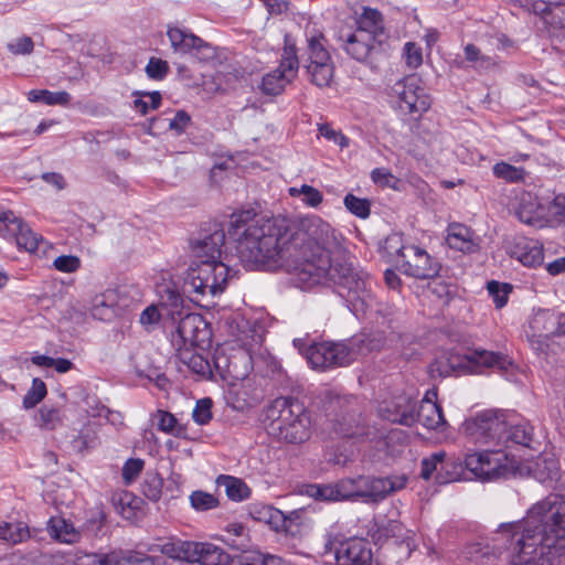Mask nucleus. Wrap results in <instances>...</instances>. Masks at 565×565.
<instances>
[{
	"instance_id": "6e6552de",
	"label": "nucleus",
	"mask_w": 565,
	"mask_h": 565,
	"mask_svg": "<svg viewBox=\"0 0 565 565\" xmlns=\"http://www.w3.org/2000/svg\"><path fill=\"white\" fill-rule=\"evenodd\" d=\"M390 96L402 113L414 119L420 118L430 107V97L416 76L397 81L391 87Z\"/></svg>"
},
{
	"instance_id": "72a5a7b5",
	"label": "nucleus",
	"mask_w": 565,
	"mask_h": 565,
	"mask_svg": "<svg viewBox=\"0 0 565 565\" xmlns=\"http://www.w3.org/2000/svg\"><path fill=\"white\" fill-rule=\"evenodd\" d=\"M465 467L466 466H463L458 458L448 457L446 455V459L441 463V468L435 476V480L439 484L459 481L465 472Z\"/></svg>"
},
{
	"instance_id": "7c9ffc66",
	"label": "nucleus",
	"mask_w": 565,
	"mask_h": 565,
	"mask_svg": "<svg viewBox=\"0 0 565 565\" xmlns=\"http://www.w3.org/2000/svg\"><path fill=\"white\" fill-rule=\"evenodd\" d=\"M182 303V297L177 290L170 287H166L160 291V302L158 306L160 307L161 311L164 312L167 318L171 319L172 321H175L177 318L183 315Z\"/></svg>"
},
{
	"instance_id": "6ab92c4d",
	"label": "nucleus",
	"mask_w": 565,
	"mask_h": 565,
	"mask_svg": "<svg viewBox=\"0 0 565 565\" xmlns=\"http://www.w3.org/2000/svg\"><path fill=\"white\" fill-rule=\"evenodd\" d=\"M337 565H372L373 554L367 541L350 539L335 550Z\"/></svg>"
},
{
	"instance_id": "79ce46f5",
	"label": "nucleus",
	"mask_w": 565,
	"mask_h": 565,
	"mask_svg": "<svg viewBox=\"0 0 565 565\" xmlns=\"http://www.w3.org/2000/svg\"><path fill=\"white\" fill-rule=\"evenodd\" d=\"M465 60L479 71H487L494 67L498 62L495 57L486 55L475 44H467L463 49Z\"/></svg>"
},
{
	"instance_id": "e433bc0d",
	"label": "nucleus",
	"mask_w": 565,
	"mask_h": 565,
	"mask_svg": "<svg viewBox=\"0 0 565 565\" xmlns=\"http://www.w3.org/2000/svg\"><path fill=\"white\" fill-rule=\"evenodd\" d=\"M196 562L202 565H227L230 556L221 547L212 543L200 542Z\"/></svg>"
},
{
	"instance_id": "dca6fc26",
	"label": "nucleus",
	"mask_w": 565,
	"mask_h": 565,
	"mask_svg": "<svg viewBox=\"0 0 565 565\" xmlns=\"http://www.w3.org/2000/svg\"><path fill=\"white\" fill-rule=\"evenodd\" d=\"M213 365L218 375L230 384L249 377L250 358L246 352L239 351L227 355L223 351H216Z\"/></svg>"
},
{
	"instance_id": "052dcab7",
	"label": "nucleus",
	"mask_w": 565,
	"mask_h": 565,
	"mask_svg": "<svg viewBox=\"0 0 565 565\" xmlns=\"http://www.w3.org/2000/svg\"><path fill=\"white\" fill-rule=\"evenodd\" d=\"M212 401L211 398H202L196 402V405L192 412L194 422L199 425L207 424L212 418Z\"/></svg>"
},
{
	"instance_id": "a18cd8bd",
	"label": "nucleus",
	"mask_w": 565,
	"mask_h": 565,
	"mask_svg": "<svg viewBox=\"0 0 565 565\" xmlns=\"http://www.w3.org/2000/svg\"><path fill=\"white\" fill-rule=\"evenodd\" d=\"M163 479L158 472H147L141 483V493L150 501L157 502L162 494Z\"/></svg>"
},
{
	"instance_id": "bf43d9fd",
	"label": "nucleus",
	"mask_w": 565,
	"mask_h": 565,
	"mask_svg": "<svg viewBox=\"0 0 565 565\" xmlns=\"http://www.w3.org/2000/svg\"><path fill=\"white\" fill-rule=\"evenodd\" d=\"M145 466V461L139 458L128 459L121 470V476L126 484L132 483L138 476L141 473Z\"/></svg>"
},
{
	"instance_id": "7ed1b4c3",
	"label": "nucleus",
	"mask_w": 565,
	"mask_h": 565,
	"mask_svg": "<svg viewBox=\"0 0 565 565\" xmlns=\"http://www.w3.org/2000/svg\"><path fill=\"white\" fill-rule=\"evenodd\" d=\"M268 434L279 441L302 444L310 438L312 419L310 412L297 398L280 396L264 409Z\"/></svg>"
},
{
	"instance_id": "f3484780",
	"label": "nucleus",
	"mask_w": 565,
	"mask_h": 565,
	"mask_svg": "<svg viewBox=\"0 0 565 565\" xmlns=\"http://www.w3.org/2000/svg\"><path fill=\"white\" fill-rule=\"evenodd\" d=\"M511 206L515 216L524 224L544 227L550 223L545 207L531 192L522 191L516 194Z\"/></svg>"
},
{
	"instance_id": "ea45409f",
	"label": "nucleus",
	"mask_w": 565,
	"mask_h": 565,
	"mask_svg": "<svg viewBox=\"0 0 565 565\" xmlns=\"http://www.w3.org/2000/svg\"><path fill=\"white\" fill-rule=\"evenodd\" d=\"M28 99L31 103H43L45 105L65 106L71 100V95L65 92H50L47 89H32L28 93Z\"/></svg>"
},
{
	"instance_id": "a211bd4d",
	"label": "nucleus",
	"mask_w": 565,
	"mask_h": 565,
	"mask_svg": "<svg viewBox=\"0 0 565 565\" xmlns=\"http://www.w3.org/2000/svg\"><path fill=\"white\" fill-rule=\"evenodd\" d=\"M168 38L175 52L194 54L200 60H209L214 56L213 47L193 33L179 28H170Z\"/></svg>"
},
{
	"instance_id": "0eeeda50",
	"label": "nucleus",
	"mask_w": 565,
	"mask_h": 565,
	"mask_svg": "<svg viewBox=\"0 0 565 565\" xmlns=\"http://www.w3.org/2000/svg\"><path fill=\"white\" fill-rule=\"evenodd\" d=\"M508 417L500 411H483L466 419L462 429L476 443L500 445L505 437Z\"/></svg>"
},
{
	"instance_id": "f8f14e48",
	"label": "nucleus",
	"mask_w": 565,
	"mask_h": 565,
	"mask_svg": "<svg viewBox=\"0 0 565 565\" xmlns=\"http://www.w3.org/2000/svg\"><path fill=\"white\" fill-rule=\"evenodd\" d=\"M175 331L172 332V344L178 351L189 347L203 348L210 341V331L200 315L184 313L178 318Z\"/></svg>"
},
{
	"instance_id": "0e129e2a",
	"label": "nucleus",
	"mask_w": 565,
	"mask_h": 565,
	"mask_svg": "<svg viewBox=\"0 0 565 565\" xmlns=\"http://www.w3.org/2000/svg\"><path fill=\"white\" fill-rule=\"evenodd\" d=\"M164 317L167 316L158 305H150L141 312L139 321L143 327L149 328L157 324Z\"/></svg>"
},
{
	"instance_id": "cd10ccee",
	"label": "nucleus",
	"mask_w": 565,
	"mask_h": 565,
	"mask_svg": "<svg viewBox=\"0 0 565 565\" xmlns=\"http://www.w3.org/2000/svg\"><path fill=\"white\" fill-rule=\"evenodd\" d=\"M326 38L319 32L308 36L306 51L307 58L305 64L333 63V60L326 47Z\"/></svg>"
},
{
	"instance_id": "a19ab883",
	"label": "nucleus",
	"mask_w": 565,
	"mask_h": 565,
	"mask_svg": "<svg viewBox=\"0 0 565 565\" xmlns=\"http://www.w3.org/2000/svg\"><path fill=\"white\" fill-rule=\"evenodd\" d=\"M30 537V531L23 522H1L0 540L10 544H18Z\"/></svg>"
},
{
	"instance_id": "6e6d98bb",
	"label": "nucleus",
	"mask_w": 565,
	"mask_h": 565,
	"mask_svg": "<svg viewBox=\"0 0 565 565\" xmlns=\"http://www.w3.org/2000/svg\"><path fill=\"white\" fill-rule=\"evenodd\" d=\"M191 505L199 511H206L217 507L218 500L211 493L194 491L190 495Z\"/></svg>"
},
{
	"instance_id": "2f4dec72",
	"label": "nucleus",
	"mask_w": 565,
	"mask_h": 565,
	"mask_svg": "<svg viewBox=\"0 0 565 565\" xmlns=\"http://www.w3.org/2000/svg\"><path fill=\"white\" fill-rule=\"evenodd\" d=\"M309 81L317 87H329L334 77V62L322 64H305Z\"/></svg>"
},
{
	"instance_id": "774afa93",
	"label": "nucleus",
	"mask_w": 565,
	"mask_h": 565,
	"mask_svg": "<svg viewBox=\"0 0 565 565\" xmlns=\"http://www.w3.org/2000/svg\"><path fill=\"white\" fill-rule=\"evenodd\" d=\"M55 269L62 273H74L81 267V259L73 255H61L54 259Z\"/></svg>"
},
{
	"instance_id": "c03bdc74",
	"label": "nucleus",
	"mask_w": 565,
	"mask_h": 565,
	"mask_svg": "<svg viewBox=\"0 0 565 565\" xmlns=\"http://www.w3.org/2000/svg\"><path fill=\"white\" fill-rule=\"evenodd\" d=\"M13 238L19 247L24 248L29 253L36 252L44 244L42 236L34 233L25 223Z\"/></svg>"
},
{
	"instance_id": "de8ad7c7",
	"label": "nucleus",
	"mask_w": 565,
	"mask_h": 565,
	"mask_svg": "<svg viewBox=\"0 0 565 565\" xmlns=\"http://www.w3.org/2000/svg\"><path fill=\"white\" fill-rule=\"evenodd\" d=\"M288 192L292 198H301L302 203L310 207H317L323 200L322 193L308 184H303L300 188H290Z\"/></svg>"
},
{
	"instance_id": "ddd939ff",
	"label": "nucleus",
	"mask_w": 565,
	"mask_h": 565,
	"mask_svg": "<svg viewBox=\"0 0 565 565\" xmlns=\"http://www.w3.org/2000/svg\"><path fill=\"white\" fill-rule=\"evenodd\" d=\"M352 351L344 343L320 342L307 349L308 363L316 370L348 365L352 360Z\"/></svg>"
},
{
	"instance_id": "f257e3e1",
	"label": "nucleus",
	"mask_w": 565,
	"mask_h": 565,
	"mask_svg": "<svg viewBox=\"0 0 565 565\" xmlns=\"http://www.w3.org/2000/svg\"><path fill=\"white\" fill-rule=\"evenodd\" d=\"M227 234L245 267H284L301 289H311L328 276L330 254L341 248V235L317 215L255 220L252 211H242L232 214Z\"/></svg>"
},
{
	"instance_id": "4d7b16f0",
	"label": "nucleus",
	"mask_w": 565,
	"mask_h": 565,
	"mask_svg": "<svg viewBox=\"0 0 565 565\" xmlns=\"http://www.w3.org/2000/svg\"><path fill=\"white\" fill-rule=\"evenodd\" d=\"M488 291L489 295L493 298L495 307L500 309L508 302V296L511 291V286L509 284H500L492 280L488 282Z\"/></svg>"
},
{
	"instance_id": "20e7f679",
	"label": "nucleus",
	"mask_w": 565,
	"mask_h": 565,
	"mask_svg": "<svg viewBox=\"0 0 565 565\" xmlns=\"http://www.w3.org/2000/svg\"><path fill=\"white\" fill-rule=\"evenodd\" d=\"M383 249L406 276L430 279L439 274L440 264L438 260L419 246L404 244L399 234L390 235L384 242Z\"/></svg>"
},
{
	"instance_id": "f03ea898",
	"label": "nucleus",
	"mask_w": 565,
	"mask_h": 565,
	"mask_svg": "<svg viewBox=\"0 0 565 565\" xmlns=\"http://www.w3.org/2000/svg\"><path fill=\"white\" fill-rule=\"evenodd\" d=\"M495 548L511 550L509 565H559L565 554V500L547 497L518 522L502 523Z\"/></svg>"
},
{
	"instance_id": "c85d7f7f",
	"label": "nucleus",
	"mask_w": 565,
	"mask_h": 565,
	"mask_svg": "<svg viewBox=\"0 0 565 565\" xmlns=\"http://www.w3.org/2000/svg\"><path fill=\"white\" fill-rule=\"evenodd\" d=\"M533 438V428L525 422H514L508 417V427L504 439L501 444L513 443L516 445L530 447Z\"/></svg>"
},
{
	"instance_id": "a878e982",
	"label": "nucleus",
	"mask_w": 565,
	"mask_h": 565,
	"mask_svg": "<svg viewBox=\"0 0 565 565\" xmlns=\"http://www.w3.org/2000/svg\"><path fill=\"white\" fill-rule=\"evenodd\" d=\"M333 433L339 437H362L369 436V431L356 418L355 413H347L333 420Z\"/></svg>"
},
{
	"instance_id": "603ef678",
	"label": "nucleus",
	"mask_w": 565,
	"mask_h": 565,
	"mask_svg": "<svg viewBox=\"0 0 565 565\" xmlns=\"http://www.w3.org/2000/svg\"><path fill=\"white\" fill-rule=\"evenodd\" d=\"M445 459H446V451H444V450L436 451V452L431 454L430 456L423 458L422 462H420V465H422L420 477L424 480H430L433 478L434 473H435V476L437 475V472L441 468V463L445 461Z\"/></svg>"
},
{
	"instance_id": "4be33fe9",
	"label": "nucleus",
	"mask_w": 565,
	"mask_h": 565,
	"mask_svg": "<svg viewBox=\"0 0 565 565\" xmlns=\"http://www.w3.org/2000/svg\"><path fill=\"white\" fill-rule=\"evenodd\" d=\"M224 243L225 233L215 225L209 235L193 242L192 252L198 260H218Z\"/></svg>"
},
{
	"instance_id": "5fc2aeb1",
	"label": "nucleus",
	"mask_w": 565,
	"mask_h": 565,
	"mask_svg": "<svg viewBox=\"0 0 565 565\" xmlns=\"http://www.w3.org/2000/svg\"><path fill=\"white\" fill-rule=\"evenodd\" d=\"M46 395V385L40 379L32 381V386L23 397V406L26 409L33 408L38 405Z\"/></svg>"
},
{
	"instance_id": "aec40b11",
	"label": "nucleus",
	"mask_w": 565,
	"mask_h": 565,
	"mask_svg": "<svg viewBox=\"0 0 565 565\" xmlns=\"http://www.w3.org/2000/svg\"><path fill=\"white\" fill-rule=\"evenodd\" d=\"M522 6L532 9L544 22L556 30L565 29V2L556 0H519Z\"/></svg>"
},
{
	"instance_id": "f704fd0d",
	"label": "nucleus",
	"mask_w": 565,
	"mask_h": 565,
	"mask_svg": "<svg viewBox=\"0 0 565 565\" xmlns=\"http://www.w3.org/2000/svg\"><path fill=\"white\" fill-rule=\"evenodd\" d=\"M217 484L224 487L226 495L233 501H243L250 495V489L242 479L232 476H220Z\"/></svg>"
},
{
	"instance_id": "b1692460",
	"label": "nucleus",
	"mask_w": 565,
	"mask_h": 565,
	"mask_svg": "<svg viewBox=\"0 0 565 565\" xmlns=\"http://www.w3.org/2000/svg\"><path fill=\"white\" fill-rule=\"evenodd\" d=\"M374 41V36L367 31L355 30L348 35L344 42V49L354 60L364 62L373 50Z\"/></svg>"
},
{
	"instance_id": "c756f323",
	"label": "nucleus",
	"mask_w": 565,
	"mask_h": 565,
	"mask_svg": "<svg viewBox=\"0 0 565 565\" xmlns=\"http://www.w3.org/2000/svg\"><path fill=\"white\" fill-rule=\"evenodd\" d=\"M514 254L518 259L525 266H536L543 262V248L534 241L521 239L516 246Z\"/></svg>"
},
{
	"instance_id": "39448f33",
	"label": "nucleus",
	"mask_w": 565,
	"mask_h": 565,
	"mask_svg": "<svg viewBox=\"0 0 565 565\" xmlns=\"http://www.w3.org/2000/svg\"><path fill=\"white\" fill-rule=\"evenodd\" d=\"M328 280L339 285V294L345 298L355 316L364 315L369 309H372L374 302L373 280L366 274L356 271L351 267L337 269L332 267L330 262L329 274L319 285Z\"/></svg>"
},
{
	"instance_id": "412c9836",
	"label": "nucleus",
	"mask_w": 565,
	"mask_h": 565,
	"mask_svg": "<svg viewBox=\"0 0 565 565\" xmlns=\"http://www.w3.org/2000/svg\"><path fill=\"white\" fill-rule=\"evenodd\" d=\"M559 317L550 310H539L529 322L531 333H527L529 341L535 349H541L542 338L547 334L558 335Z\"/></svg>"
},
{
	"instance_id": "49530a36",
	"label": "nucleus",
	"mask_w": 565,
	"mask_h": 565,
	"mask_svg": "<svg viewBox=\"0 0 565 565\" xmlns=\"http://www.w3.org/2000/svg\"><path fill=\"white\" fill-rule=\"evenodd\" d=\"M493 174L507 182H521L524 181L526 172L521 167H515L504 161L498 162L493 166Z\"/></svg>"
},
{
	"instance_id": "13d9d810",
	"label": "nucleus",
	"mask_w": 565,
	"mask_h": 565,
	"mask_svg": "<svg viewBox=\"0 0 565 565\" xmlns=\"http://www.w3.org/2000/svg\"><path fill=\"white\" fill-rule=\"evenodd\" d=\"M345 207L354 215L365 218L370 215V203L365 199H360L353 194H348L344 198Z\"/></svg>"
},
{
	"instance_id": "09e8293b",
	"label": "nucleus",
	"mask_w": 565,
	"mask_h": 565,
	"mask_svg": "<svg viewBox=\"0 0 565 565\" xmlns=\"http://www.w3.org/2000/svg\"><path fill=\"white\" fill-rule=\"evenodd\" d=\"M23 221L12 211L0 212V236L4 238H13L21 231Z\"/></svg>"
},
{
	"instance_id": "4c0bfd02",
	"label": "nucleus",
	"mask_w": 565,
	"mask_h": 565,
	"mask_svg": "<svg viewBox=\"0 0 565 565\" xmlns=\"http://www.w3.org/2000/svg\"><path fill=\"white\" fill-rule=\"evenodd\" d=\"M64 417L60 406L45 404L39 409L36 422L41 428L53 430L63 424Z\"/></svg>"
},
{
	"instance_id": "864d4df0",
	"label": "nucleus",
	"mask_w": 565,
	"mask_h": 565,
	"mask_svg": "<svg viewBox=\"0 0 565 565\" xmlns=\"http://www.w3.org/2000/svg\"><path fill=\"white\" fill-rule=\"evenodd\" d=\"M340 501H355L360 497V476L343 478L337 482Z\"/></svg>"
},
{
	"instance_id": "4468645a",
	"label": "nucleus",
	"mask_w": 565,
	"mask_h": 565,
	"mask_svg": "<svg viewBox=\"0 0 565 565\" xmlns=\"http://www.w3.org/2000/svg\"><path fill=\"white\" fill-rule=\"evenodd\" d=\"M405 476H360V497L364 503H379L406 486Z\"/></svg>"
},
{
	"instance_id": "37998d69",
	"label": "nucleus",
	"mask_w": 565,
	"mask_h": 565,
	"mask_svg": "<svg viewBox=\"0 0 565 565\" xmlns=\"http://www.w3.org/2000/svg\"><path fill=\"white\" fill-rule=\"evenodd\" d=\"M383 17L376 9L364 8L359 19L356 30H363L371 33L374 38L383 32Z\"/></svg>"
},
{
	"instance_id": "1a4fd4ad",
	"label": "nucleus",
	"mask_w": 565,
	"mask_h": 565,
	"mask_svg": "<svg viewBox=\"0 0 565 565\" xmlns=\"http://www.w3.org/2000/svg\"><path fill=\"white\" fill-rule=\"evenodd\" d=\"M298 50L290 35H285V45L278 67L263 77L260 89L267 95L280 94L298 74Z\"/></svg>"
},
{
	"instance_id": "473e14b6",
	"label": "nucleus",
	"mask_w": 565,
	"mask_h": 565,
	"mask_svg": "<svg viewBox=\"0 0 565 565\" xmlns=\"http://www.w3.org/2000/svg\"><path fill=\"white\" fill-rule=\"evenodd\" d=\"M222 540L236 551L245 552L249 547L248 532L241 523L228 524Z\"/></svg>"
},
{
	"instance_id": "8fccbe9b",
	"label": "nucleus",
	"mask_w": 565,
	"mask_h": 565,
	"mask_svg": "<svg viewBox=\"0 0 565 565\" xmlns=\"http://www.w3.org/2000/svg\"><path fill=\"white\" fill-rule=\"evenodd\" d=\"M181 359L186 362L192 372L201 376H209L212 374V365L203 355L184 350V352L181 353Z\"/></svg>"
},
{
	"instance_id": "e2e57ef3",
	"label": "nucleus",
	"mask_w": 565,
	"mask_h": 565,
	"mask_svg": "<svg viewBox=\"0 0 565 565\" xmlns=\"http://www.w3.org/2000/svg\"><path fill=\"white\" fill-rule=\"evenodd\" d=\"M92 316L99 320H109L114 316L111 305L106 302L105 295L97 296L92 307Z\"/></svg>"
},
{
	"instance_id": "69168bd1",
	"label": "nucleus",
	"mask_w": 565,
	"mask_h": 565,
	"mask_svg": "<svg viewBox=\"0 0 565 565\" xmlns=\"http://www.w3.org/2000/svg\"><path fill=\"white\" fill-rule=\"evenodd\" d=\"M34 43L30 36H20L8 43V50L14 55H28L33 52Z\"/></svg>"
},
{
	"instance_id": "393cba45",
	"label": "nucleus",
	"mask_w": 565,
	"mask_h": 565,
	"mask_svg": "<svg viewBox=\"0 0 565 565\" xmlns=\"http://www.w3.org/2000/svg\"><path fill=\"white\" fill-rule=\"evenodd\" d=\"M527 472L541 483L557 481L559 463L553 456L537 457L526 466Z\"/></svg>"
},
{
	"instance_id": "680f3d73",
	"label": "nucleus",
	"mask_w": 565,
	"mask_h": 565,
	"mask_svg": "<svg viewBox=\"0 0 565 565\" xmlns=\"http://www.w3.org/2000/svg\"><path fill=\"white\" fill-rule=\"evenodd\" d=\"M235 565H285V563L278 556L258 553L241 558Z\"/></svg>"
},
{
	"instance_id": "338daca9",
	"label": "nucleus",
	"mask_w": 565,
	"mask_h": 565,
	"mask_svg": "<svg viewBox=\"0 0 565 565\" xmlns=\"http://www.w3.org/2000/svg\"><path fill=\"white\" fill-rule=\"evenodd\" d=\"M547 217L550 222L561 223L565 221V195H557L550 203Z\"/></svg>"
},
{
	"instance_id": "423d86ee",
	"label": "nucleus",
	"mask_w": 565,
	"mask_h": 565,
	"mask_svg": "<svg viewBox=\"0 0 565 565\" xmlns=\"http://www.w3.org/2000/svg\"><path fill=\"white\" fill-rule=\"evenodd\" d=\"M230 278V268L220 260H198L188 274L189 291L196 296L221 295Z\"/></svg>"
},
{
	"instance_id": "2eb2a0df",
	"label": "nucleus",
	"mask_w": 565,
	"mask_h": 565,
	"mask_svg": "<svg viewBox=\"0 0 565 565\" xmlns=\"http://www.w3.org/2000/svg\"><path fill=\"white\" fill-rule=\"evenodd\" d=\"M264 399V391L254 377H247L228 385L226 402L235 411L244 412Z\"/></svg>"
},
{
	"instance_id": "3c124183",
	"label": "nucleus",
	"mask_w": 565,
	"mask_h": 565,
	"mask_svg": "<svg viewBox=\"0 0 565 565\" xmlns=\"http://www.w3.org/2000/svg\"><path fill=\"white\" fill-rule=\"evenodd\" d=\"M306 493L320 501H340L338 484H310L307 487Z\"/></svg>"
},
{
	"instance_id": "9b49d317",
	"label": "nucleus",
	"mask_w": 565,
	"mask_h": 565,
	"mask_svg": "<svg viewBox=\"0 0 565 565\" xmlns=\"http://www.w3.org/2000/svg\"><path fill=\"white\" fill-rule=\"evenodd\" d=\"M465 466L482 481L504 478L511 470L508 456L500 450L470 454L465 459Z\"/></svg>"
},
{
	"instance_id": "58836bf2",
	"label": "nucleus",
	"mask_w": 565,
	"mask_h": 565,
	"mask_svg": "<svg viewBox=\"0 0 565 565\" xmlns=\"http://www.w3.org/2000/svg\"><path fill=\"white\" fill-rule=\"evenodd\" d=\"M408 531L404 527V525L396 520H387L377 525L376 531L373 534V537L377 542H384L390 539H395L396 541H404L408 537Z\"/></svg>"
},
{
	"instance_id": "bb28decb",
	"label": "nucleus",
	"mask_w": 565,
	"mask_h": 565,
	"mask_svg": "<svg viewBox=\"0 0 565 565\" xmlns=\"http://www.w3.org/2000/svg\"><path fill=\"white\" fill-rule=\"evenodd\" d=\"M47 530L51 537L61 543L73 544L81 539V532L72 523L60 516L50 519Z\"/></svg>"
},
{
	"instance_id": "c9c22d12",
	"label": "nucleus",
	"mask_w": 565,
	"mask_h": 565,
	"mask_svg": "<svg viewBox=\"0 0 565 565\" xmlns=\"http://www.w3.org/2000/svg\"><path fill=\"white\" fill-rule=\"evenodd\" d=\"M152 419L159 430L175 437H185L186 428L178 422L173 414L159 409L153 414Z\"/></svg>"
},
{
	"instance_id": "5701e85b",
	"label": "nucleus",
	"mask_w": 565,
	"mask_h": 565,
	"mask_svg": "<svg viewBox=\"0 0 565 565\" xmlns=\"http://www.w3.org/2000/svg\"><path fill=\"white\" fill-rule=\"evenodd\" d=\"M447 245L462 253H476L480 248L479 238L475 232L461 223H451L447 227Z\"/></svg>"
},
{
	"instance_id": "9d476101",
	"label": "nucleus",
	"mask_w": 565,
	"mask_h": 565,
	"mask_svg": "<svg viewBox=\"0 0 565 565\" xmlns=\"http://www.w3.org/2000/svg\"><path fill=\"white\" fill-rule=\"evenodd\" d=\"M379 412L384 419L408 427L420 423L427 429L437 430L447 425L439 404L420 403L416 412L414 409L401 411L399 408L391 411L387 406H381Z\"/></svg>"
}]
</instances>
